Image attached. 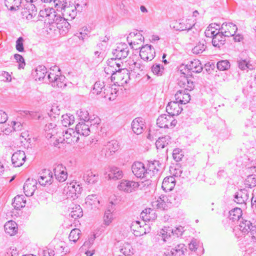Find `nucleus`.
<instances>
[{"mask_svg": "<svg viewBox=\"0 0 256 256\" xmlns=\"http://www.w3.org/2000/svg\"><path fill=\"white\" fill-rule=\"evenodd\" d=\"M84 7V4H80L74 2L68 4L66 2L58 11L61 12L63 17L66 18L67 20H72L75 18L78 12L82 11Z\"/></svg>", "mask_w": 256, "mask_h": 256, "instance_id": "obj_1", "label": "nucleus"}, {"mask_svg": "<svg viewBox=\"0 0 256 256\" xmlns=\"http://www.w3.org/2000/svg\"><path fill=\"white\" fill-rule=\"evenodd\" d=\"M252 230L256 231V226L253 225L250 220L242 218L238 225L234 227V232L237 238L242 236L248 233L251 237V232Z\"/></svg>", "mask_w": 256, "mask_h": 256, "instance_id": "obj_2", "label": "nucleus"}, {"mask_svg": "<svg viewBox=\"0 0 256 256\" xmlns=\"http://www.w3.org/2000/svg\"><path fill=\"white\" fill-rule=\"evenodd\" d=\"M62 134L60 136L56 137V140L54 143V146H57L60 143L64 142L68 144L77 142L79 137L77 136V133L72 128H68L64 130L62 129Z\"/></svg>", "mask_w": 256, "mask_h": 256, "instance_id": "obj_3", "label": "nucleus"}, {"mask_svg": "<svg viewBox=\"0 0 256 256\" xmlns=\"http://www.w3.org/2000/svg\"><path fill=\"white\" fill-rule=\"evenodd\" d=\"M45 136L48 139H50L51 142L54 144L56 137L60 136L62 134V128L56 127L54 123L50 122L44 127Z\"/></svg>", "mask_w": 256, "mask_h": 256, "instance_id": "obj_4", "label": "nucleus"}, {"mask_svg": "<svg viewBox=\"0 0 256 256\" xmlns=\"http://www.w3.org/2000/svg\"><path fill=\"white\" fill-rule=\"evenodd\" d=\"M111 76V80L114 81L116 80V82L119 86H123L124 84L128 83L130 80V72L126 68H122L118 70L116 72L112 71Z\"/></svg>", "mask_w": 256, "mask_h": 256, "instance_id": "obj_5", "label": "nucleus"}, {"mask_svg": "<svg viewBox=\"0 0 256 256\" xmlns=\"http://www.w3.org/2000/svg\"><path fill=\"white\" fill-rule=\"evenodd\" d=\"M177 121L170 114H163L156 120L157 125L160 128H172L176 126Z\"/></svg>", "mask_w": 256, "mask_h": 256, "instance_id": "obj_6", "label": "nucleus"}, {"mask_svg": "<svg viewBox=\"0 0 256 256\" xmlns=\"http://www.w3.org/2000/svg\"><path fill=\"white\" fill-rule=\"evenodd\" d=\"M132 170L137 178H148L149 177V172L147 171L144 164L141 162H134L132 166Z\"/></svg>", "mask_w": 256, "mask_h": 256, "instance_id": "obj_7", "label": "nucleus"}, {"mask_svg": "<svg viewBox=\"0 0 256 256\" xmlns=\"http://www.w3.org/2000/svg\"><path fill=\"white\" fill-rule=\"evenodd\" d=\"M154 48L151 46L146 44L140 48V56L144 60H152L155 56Z\"/></svg>", "mask_w": 256, "mask_h": 256, "instance_id": "obj_8", "label": "nucleus"}, {"mask_svg": "<svg viewBox=\"0 0 256 256\" xmlns=\"http://www.w3.org/2000/svg\"><path fill=\"white\" fill-rule=\"evenodd\" d=\"M129 53V48L124 43L119 44L112 52L114 58L120 60L126 58Z\"/></svg>", "mask_w": 256, "mask_h": 256, "instance_id": "obj_9", "label": "nucleus"}, {"mask_svg": "<svg viewBox=\"0 0 256 256\" xmlns=\"http://www.w3.org/2000/svg\"><path fill=\"white\" fill-rule=\"evenodd\" d=\"M67 20L66 18L57 16L56 18L53 20L52 24H54L62 32L66 33L70 28V24Z\"/></svg>", "mask_w": 256, "mask_h": 256, "instance_id": "obj_10", "label": "nucleus"}, {"mask_svg": "<svg viewBox=\"0 0 256 256\" xmlns=\"http://www.w3.org/2000/svg\"><path fill=\"white\" fill-rule=\"evenodd\" d=\"M139 186L138 182L134 181L122 180L118 185L119 190H123L126 192L130 193L135 190Z\"/></svg>", "mask_w": 256, "mask_h": 256, "instance_id": "obj_11", "label": "nucleus"}, {"mask_svg": "<svg viewBox=\"0 0 256 256\" xmlns=\"http://www.w3.org/2000/svg\"><path fill=\"white\" fill-rule=\"evenodd\" d=\"M37 180L34 178H28L24 185V192L27 196H32L37 188Z\"/></svg>", "mask_w": 256, "mask_h": 256, "instance_id": "obj_12", "label": "nucleus"}, {"mask_svg": "<svg viewBox=\"0 0 256 256\" xmlns=\"http://www.w3.org/2000/svg\"><path fill=\"white\" fill-rule=\"evenodd\" d=\"M238 28L236 24L232 23H224L220 28V32L225 36H234L236 34Z\"/></svg>", "mask_w": 256, "mask_h": 256, "instance_id": "obj_13", "label": "nucleus"}, {"mask_svg": "<svg viewBox=\"0 0 256 256\" xmlns=\"http://www.w3.org/2000/svg\"><path fill=\"white\" fill-rule=\"evenodd\" d=\"M93 123L92 122H88V123H86L83 122H79L76 126V132L78 134H80L83 136H88L90 134V126H92Z\"/></svg>", "mask_w": 256, "mask_h": 256, "instance_id": "obj_14", "label": "nucleus"}, {"mask_svg": "<svg viewBox=\"0 0 256 256\" xmlns=\"http://www.w3.org/2000/svg\"><path fill=\"white\" fill-rule=\"evenodd\" d=\"M145 122L142 118H136L132 123V130L136 134H141L145 128Z\"/></svg>", "mask_w": 256, "mask_h": 256, "instance_id": "obj_15", "label": "nucleus"}, {"mask_svg": "<svg viewBox=\"0 0 256 256\" xmlns=\"http://www.w3.org/2000/svg\"><path fill=\"white\" fill-rule=\"evenodd\" d=\"M26 158L24 152L22 150H18L14 152L12 156V164L15 167L22 166L25 162Z\"/></svg>", "mask_w": 256, "mask_h": 256, "instance_id": "obj_16", "label": "nucleus"}, {"mask_svg": "<svg viewBox=\"0 0 256 256\" xmlns=\"http://www.w3.org/2000/svg\"><path fill=\"white\" fill-rule=\"evenodd\" d=\"M54 172L56 178L60 182H64L68 177L66 168L62 164H58L54 168Z\"/></svg>", "mask_w": 256, "mask_h": 256, "instance_id": "obj_17", "label": "nucleus"}, {"mask_svg": "<svg viewBox=\"0 0 256 256\" xmlns=\"http://www.w3.org/2000/svg\"><path fill=\"white\" fill-rule=\"evenodd\" d=\"M182 110L180 104L176 100L168 102L166 107V112L172 116L178 115Z\"/></svg>", "mask_w": 256, "mask_h": 256, "instance_id": "obj_18", "label": "nucleus"}, {"mask_svg": "<svg viewBox=\"0 0 256 256\" xmlns=\"http://www.w3.org/2000/svg\"><path fill=\"white\" fill-rule=\"evenodd\" d=\"M249 192L246 189L238 190L234 196V202L240 204H246L248 201Z\"/></svg>", "mask_w": 256, "mask_h": 256, "instance_id": "obj_19", "label": "nucleus"}, {"mask_svg": "<svg viewBox=\"0 0 256 256\" xmlns=\"http://www.w3.org/2000/svg\"><path fill=\"white\" fill-rule=\"evenodd\" d=\"M140 224L139 221H134L132 222L130 226L131 230L133 231L134 235L136 236H140L146 234L145 227H148V226L144 224V225L142 226Z\"/></svg>", "mask_w": 256, "mask_h": 256, "instance_id": "obj_20", "label": "nucleus"}, {"mask_svg": "<svg viewBox=\"0 0 256 256\" xmlns=\"http://www.w3.org/2000/svg\"><path fill=\"white\" fill-rule=\"evenodd\" d=\"M37 14V9L34 4L28 3L26 5V8L22 12L23 16L28 20H32Z\"/></svg>", "mask_w": 256, "mask_h": 256, "instance_id": "obj_21", "label": "nucleus"}, {"mask_svg": "<svg viewBox=\"0 0 256 256\" xmlns=\"http://www.w3.org/2000/svg\"><path fill=\"white\" fill-rule=\"evenodd\" d=\"M80 189L81 188L78 184H70L66 190H66L68 198H70L73 199L77 198L78 194L80 193Z\"/></svg>", "mask_w": 256, "mask_h": 256, "instance_id": "obj_22", "label": "nucleus"}, {"mask_svg": "<svg viewBox=\"0 0 256 256\" xmlns=\"http://www.w3.org/2000/svg\"><path fill=\"white\" fill-rule=\"evenodd\" d=\"M42 186L50 185L53 181L52 174L49 170H45L38 180Z\"/></svg>", "mask_w": 256, "mask_h": 256, "instance_id": "obj_23", "label": "nucleus"}, {"mask_svg": "<svg viewBox=\"0 0 256 256\" xmlns=\"http://www.w3.org/2000/svg\"><path fill=\"white\" fill-rule=\"evenodd\" d=\"M175 100L180 104H186L190 100V94L184 90H178L175 94Z\"/></svg>", "mask_w": 256, "mask_h": 256, "instance_id": "obj_24", "label": "nucleus"}, {"mask_svg": "<svg viewBox=\"0 0 256 256\" xmlns=\"http://www.w3.org/2000/svg\"><path fill=\"white\" fill-rule=\"evenodd\" d=\"M132 38L133 40H131L130 42H129L130 46H132L133 44L136 46V44H140L144 40V38L142 34L137 31L130 33L127 37V40L128 41H129V39Z\"/></svg>", "mask_w": 256, "mask_h": 256, "instance_id": "obj_25", "label": "nucleus"}, {"mask_svg": "<svg viewBox=\"0 0 256 256\" xmlns=\"http://www.w3.org/2000/svg\"><path fill=\"white\" fill-rule=\"evenodd\" d=\"M4 231L10 236L15 235L18 230L17 224L13 220L7 222L4 226Z\"/></svg>", "mask_w": 256, "mask_h": 256, "instance_id": "obj_26", "label": "nucleus"}, {"mask_svg": "<svg viewBox=\"0 0 256 256\" xmlns=\"http://www.w3.org/2000/svg\"><path fill=\"white\" fill-rule=\"evenodd\" d=\"M185 68L190 72L194 73H200L202 70V66L200 60H194L191 61L189 64H187Z\"/></svg>", "mask_w": 256, "mask_h": 256, "instance_id": "obj_27", "label": "nucleus"}, {"mask_svg": "<svg viewBox=\"0 0 256 256\" xmlns=\"http://www.w3.org/2000/svg\"><path fill=\"white\" fill-rule=\"evenodd\" d=\"M39 14L42 18H48V22L52 23L53 20H54L57 16L56 12L53 8H47L40 10Z\"/></svg>", "mask_w": 256, "mask_h": 256, "instance_id": "obj_28", "label": "nucleus"}, {"mask_svg": "<svg viewBox=\"0 0 256 256\" xmlns=\"http://www.w3.org/2000/svg\"><path fill=\"white\" fill-rule=\"evenodd\" d=\"M176 185V180L173 176H169L164 178V180L162 188L166 192L171 191Z\"/></svg>", "mask_w": 256, "mask_h": 256, "instance_id": "obj_29", "label": "nucleus"}, {"mask_svg": "<svg viewBox=\"0 0 256 256\" xmlns=\"http://www.w3.org/2000/svg\"><path fill=\"white\" fill-rule=\"evenodd\" d=\"M168 198L166 196H161L156 200L152 202V205L154 208L164 210L166 208V201Z\"/></svg>", "mask_w": 256, "mask_h": 256, "instance_id": "obj_30", "label": "nucleus"}, {"mask_svg": "<svg viewBox=\"0 0 256 256\" xmlns=\"http://www.w3.org/2000/svg\"><path fill=\"white\" fill-rule=\"evenodd\" d=\"M195 22L194 20H182V22H180L178 24V25L176 26L177 30H190L194 26Z\"/></svg>", "mask_w": 256, "mask_h": 256, "instance_id": "obj_31", "label": "nucleus"}, {"mask_svg": "<svg viewBox=\"0 0 256 256\" xmlns=\"http://www.w3.org/2000/svg\"><path fill=\"white\" fill-rule=\"evenodd\" d=\"M108 176L110 180H117L122 178L123 172L119 168L114 166L110 168Z\"/></svg>", "mask_w": 256, "mask_h": 256, "instance_id": "obj_32", "label": "nucleus"}, {"mask_svg": "<svg viewBox=\"0 0 256 256\" xmlns=\"http://www.w3.org/2000/svg\"><path fill=\"white\" fill-rule=\"evenodd\" d=\"M161 168V164L158 161L154 160L149 162L147 171L149 172V176L157 174Z\"/></svg>", "mask_w": 256, "mask_h": 256, "instance_id": "obj_33", "label": "nucleus"}, {"mask_svg": "<svg viewBox=\"0 0 256 256\" xmlns=\"http://www.w3.org/2000/svg\"><path fill=\"white\" fill-rule=\"evenodd\" d=\"M78 115L80 118V122H83L86 123H88V122L96 121L95 123H98L100 120L98 118H96L94 120L90 119L89 117V114L88 112L86 110H80L79 111H78Z\"/></svg>", "mask_w": 256, "mask_h": 256, "instance_id": "obj_34", "label": "nucleus"}, {"mask_svg": "<svg viewBox=\"0 0 256 256\" xmlns=\"http://www.w3.org/2000/svg\"><path fill=\"white\" fill-rule=\"evenodd\" d=\"M24 197L22 195L16 196L12 202V205L16 210H20L26 206V200L24 199Z\"/></svg>", "mask_w": 256, "mask_h": 256, "instance_id": "obj_35", "label": "nucleus"}, {"mask_svg": "<svg viewBox=\"0 0 256 256\" xmlns=\"http://www.w3.org/2000/svg\"><path fill=\"white\" fill-rule=\"evenodd\" d=\"M86 204L91 206V208H96L100 204V201L96 194L88 196L86 198Z\"/></svg>", "mask_w": 256, "mask_h": 256, "instance_id": "obj_36", "label": "nucleus"}, {"mask_svg": "<svg viewBox=\"0 0 256 256\" xmlns=\"http://www.w3.org/2000/svg\"><path fill=\"white\" fill-rule=\"evenodd\" d=\"M5 6L10 10H16L20 6L22 0H4Z\"/></svg>", "mask_w": 256, "mask_h": 256, "instance_id": "obj_37", "label": "nucleus"}, {"mask_svg": "<svg viewBox=\"0 0 256 256\" xmlns=\"http://www.w3.org/2000/svg\"><path fill=\"white\" fill-rule=\"evenodd\" d=\"M225 37L221 32L220 34H216L212 40V45L215 47L220 48L224 44Z\"/></svg>", "mask_w": 256, "mask_h": 256, "instance_id": "obj_38", "label": "nucleus"}, {"mask_svg": "<svg viewBox=\"0 0 256 256\" xmlns=\"http://www.w3.org/2000/svg\"><path fill=\"white\" fill-rule=\"evenodd\" d=\"M170 142V138L168 136L159 138L156 142V146L158 149H162Z\"/></svg>", "mask_w": 256, "mask_h": 256, "instance_id": "obj_39", "label": "nucleus"}, {"mask_svg": "<svg viewBox=\"0 0 256 256\" xmlns=\"http://www.w3.org/2000/svg\"><path fill=\"white\" fill-rule=\"evenodd\" d=\"M186 250V248L185 245L182 244H180L176 245L174 248H172L170 252L172 256H180L184 254Z\"/></svg>", "mask_w": 256, "mask_h": 256, "instance_id": "obj_40", "label": "nucleus"}, {"mask_svg": "<svg viewBox=\"0 0 256 256\" xmlns=\"http://www.w3.org/2000/svg\"><path fill=\"white\" fill-rule=\"evenodd\" d=\"M74 122V117L72 114H63L61 116V122L63 126L67 127Z\"/></svg>", "mask_w": 256, "mask_h": 256, "instance_id": "obj_41", "label": "nucleus"}, {"mask_svg": "<svg viewBox=\"0 0 256 256\" xmlns=\"http://www.w3.org/2000/svg\"><path fill=\"white\" fill-rule=\"evenodd\" d=\"M36 74H34L36 80H39L44 78L46 76V68L44 66H38L36 67L35 70Z\"/></svg>", "mask_w": 256, "mask_h": 256, "instance_id": "obj_42", "label": "nucleus"}, {"mask_svg": "<svg viewBox=\"0 0 256 256\" xmlns=\"http://www.w3.org/2000/svg\"><path fill=\"white\" fill-rule=\"evenodd\" d=\"M98 176L92 172L88 170L84 174V180L88 184H94L98 180Z\"/></svg>", "mask_w": 256, "mask_h": 256, "instance_id": "obj_43", "label": "nucleus"}, {"mask_svg": "<svg viewBox=\"0 0 256 256\" xmlns=\"http://www.w3.org/2000/svg\"><path fill=\"white\" fill-rule=\"evenodd\" d=\"M105 85L104 82L97 81L95 82L94 86V88L92 90V92L94 94L98 95L102 92V90L104 89V93H106L105 91H108V90L104 88Z\"/></svg>", "mask_w": 256, "mask_h": 256, "instance_id": "obj_44", "label": "nucleus"}, {"mask_svg": "<svg viewBox=\"0 0 256 256\" xmlns=\"http://www.w3.org/2000/svg\"><path fill=\"white\" fill-rule=\"evenodd\" d=\"M229 214L230 220L232 221L240 220V218L242 216V210L240 208H235L230 210Z\"/></svg>", "mask_w": 256, "mask_h": 256, "instance_id": "obj_45", "label": "nucleus"}, {"mask_svg": "<svg viewBox=\"0 0 256 256\" xmlns=\"http://www.w3.org/2000/svg\"><path fill=\"white\" fill-rule=\"evenodd\" d=\"M206 42L204 40L199 42L192 49V52L194 54L202 53L206 48Z\"/></svg>", "mask_w": 256, "mask_h": 256, "instance_id": "obj_46", "label": "nucleus"}, {"mask_svg": "<svg viewBox=\"0 0 256 256\" xmlns=\"http://www.w3.org/2000/svg\"><path fill=\"white\" fill-rule=\"evenodd\" d=\"M172 229L170 228H164L160 230L158 234V236L161 237L164 242H166L170 236Z\"/></svg>", "mask_w": 256, "mask_h": 256, "instance_id": "obj_47", "label": "nucleus"}, {"mask_svg": "<svg viewBox=\"0 0 256 256\" xmlns=\"http://www.w3.org/2000/svg\"><path fill=\"white\" fill-rule=\"evenodd\" d=\"M66 78L63 75H60L52 84V86L54 87H58L59 88H64L66 86V84L65 82Z\"/></svg>", "mask_w": 256, "mask_h": 256, "instance_id": "obj_48", "label": "nucleus"}, {"mask_svg": "<svg viewBox=\"0 0 256 256\" xmlns=\"http://www.w3.org/2000/svg\"><path fill=\"white\" fill-rule=\"evenodd\" d=\"M70 215L74 219L82 217L83 215L82 208L80 206H76L75 208H72Z\"/></svg>", "mask_w": 256, "mask_h": 256, "instance_id": "obj_49", "label": "nucleus"}, {"mask_svg": "<svg viewBox=\"0 0 256 256\" xmlns=\"http://www.w3.org/2000/svg\"><path fill=\"white\" fill-rule=\"evenodd\" d=\"M80 230L78 228L72 230L69 234L68 238L70 241L76 242L80 238Z\"/></svg>", "mask_w": 256, "mask_h": 256, "instance_id": "obj_50", "label": "nucleus"}, {"mask_svg": "<svg viewBox=\"0 0 256 256\" xmlns=\"http://www.w3.org/2000/svg\"><path fill=\"white\" fill-rule=\"evenodd\" d=\"M216 66L218 70L224 71L229 69L230 68V64L228 60H222L217 62Z\"/></svg>", "mask_w": 256, "mask_h": 256, "instance_id": "obj_51", "label": "nucleus"}, {"mask_svg": "<svg viewBox=\"0 0 256 256\" xmlns=\"http://www.w3.org/2000/svg\"><path fill=\"white\" fill-rule=\"evenodd\" d=\"M56 252L63 256L70 252V248L63 244H59L56 248Z\"/></svg>", "mask_w": 256, "mask_h": 256, "instance_id": "obj_52", "label": "nucleus"}, {"mask_svg": "<svg viewBox=\"0 0 256 256\" xmlns=\"http://www.w3.org/2000/svg\"><path fill=\"white\" fill-rule=\"evenodd\" d=\"M238 68L242 70H252L253 68L252 66L246 60H240L238 61Z\"/></svg>", "mask_w": 256, "mask_h": 256, "instance_id": "obj_53", "label": "nucleus"}, {"mask_svg": "<svg viewBox=\"0 0 256 256\" xmlns=\"http://www.w3.org/2000/svg\"><path fill=\"white\" fill-rule=\"evenodd\" d=\"M245 184L250 188L255 186H256V176H248L246 180Z\"/></svg>", "mask_w": 256, "mask_h": 256, "instance_id": "obj_54", "label": "nucleus"}, {"mask_svg": "<svg viewBox=\"0 0 256 256\" xmlns=\"http://www.w3.org/2000/svg\"><path fill=\"white\" fill-rule=\"evenodd\" d=\"M129 64L130 66V68L132 70L136 72V71L137 70H143L144 66H142L141 62L140 60H138L136 62L132 61V62L130 63Z\"/></svg>", "mask_w": 256, "mask_h": 256, "instance_id": "obj_55", "label": "nucleus"}, {"mask_svg": "<svg viewBox=\"0 0 256 256\" xmlns=\"http://www.w3.org/2000/svg\"><path fill=\"white\" fill-rule=\"evenodd\" d=\"M164 68L161 66L160 64H154L152 67V72L158 76L162 75L164 72Z\"/></svg>", "mask_w": 256, "mask_h": 256, "instance_id": "obj_56", "label": "nucleus"}, {"mask_svg": "<svg viewBox=\"0 0 256 256\" xmlns=\"http://www.w3.org/2000/svg\"><path fill=\"white\" fill-rule=\"evenodd\" d=\"M14 58L16 62L19 63L18 68H24L26 65L24 58L19 54H15L14 55Z\"/></svg>", "mask_w": 256, "mask_h": 256, "instance_id": "obj_57", "label": "nucleus"}, {"mask_svg": "<svg viewBox=\"0 0 256 256\" xmlns=\"http://www.w3.org/2000/svg\"><path fill=\"white\" fill-rule=\"evenodd\" d=\"M172 156L176 162H179L182 160V158L184 156V155L182 153V150L180 149L176 148L173 150Z\"/></svg>", "mask_w": 256, "mask_h": 256, "instance_id": "obj_58", "label": "nucleus"}, {"mask_svg": "<svg viewBox=\"0 0 256 256\" xmlns=\"http://www.w3.org/2000/svg\"><path fill=\"white\" fill-rule=\"evenodd\" d=\"M103 220L104 224L106 226H109L111 224L113 220V216L112 214L104 212L103 217Z\"/></svg>", "mask_w": 256, "mask_h": 256, "instance_id": "obj_59", "label": "nucleus"}, {"mask_svg": "<svg viewBox=\"0 0 256 256\" xmlns=\"http://www.w3.org/2000/svg\"><path fill=\"white\" fill-rule=\"evenodd\" d=\"M23 41L22 37H20L16 41V49L20 52H22L24 50Z\"/></svg>", "mask_w": 256, "mask_h": 256, "instance_id": "obj_60", "label": "nucleus"}, {"mask_svg": "<svg viewBox=\"0 0 256 256\" xmlns=\"http://www.w3.org/2000/svg\"><path fill=\"white\" fill-rule=\"evenodd\" d=\"M60 114V108L56 104L52 105L48 114L50 116H52L54 114L58 116Z\"/></svg>", "mask_w": 256, "mask_h": 256, "instance_id": "obj_61", "label": "nucleus"}, {"mask_svg": "<svg viewBox=\"0 0 256 256\" xmlns=\"http://www.w3.org/2000/svg\"><path fill=\"white\" fill-rule=\"evenodd\" d=\"M198 242L196 239H192L188 244V248L191 251L195 252L198 247Z\"/></svg>", "mask_w": 256, "mask_h": 256, "instance_id": "obj_62", "label": "nucleus"}, {"mask_svg": "<svg viewBox=\"0 0 256 256\" xmlns=\"http://www.w3.org/2000/svg\"><path fill=\"white\" fill-rule=\"evenodd\" d=\"M184 232V228L182 226L176 228L175 229H172V233L176 235L177 237L181 236Z\"/></svg>", "mask_w": 256, "mask_h": 256, "instance_id": "obj_63", "label": "nucleus"}, {"mask_svg": "<svg viewBox=\"0 0 256 256\" xmlns=\"http://www.w3.org/2000/svg\"><path fill=\"white\" fill-rule=\"evenodd\" d=\"M130 246L128 244H126L124 247L120 249V252L125 256H130L132 254L130 252Z\"/></svg>", "mask_w": 256, "mask_h": 256, "instance_id": "obj_64", "label": "nucleus"}]
</instances>
